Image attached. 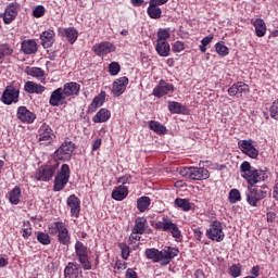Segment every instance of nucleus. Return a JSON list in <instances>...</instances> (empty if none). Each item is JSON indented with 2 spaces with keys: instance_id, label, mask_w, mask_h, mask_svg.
<instances>
[{
  "instance_id": "59",
  "label": "nucleus",
  "mask_w": 278,
  "mask_h": 278,
  "mask_svg": "<svg viewBox=\"0 0 278 278\" xmlns=\"http://www.w3.org/2000/svg\"><path fill=\"white\" fill-rule=\"evenodd\" d=\"M193 233H194L197 240H201V236H203V231H201V228H195L193 230Z\"/></svg>"
},
{
  "instance_id": "6",
  "label": "nucleus",
  "mask_w": 278,
  "mask_h": 278,
  "mask_svg": "<svg viewBox=\"0 0 278 278\" xmlns=\"http://www.w3.org/2000/svg\"><path fill=\"white\" fill-rule=\"evenodd\" d=\"M59 167L60 164L58 163L54 165H45L39 167L36 172V179L38 181H51Z\"/></svg>"
},
{
  "instance_id": "1",
  "label": "nucleus",
  "mask_w": 278,
  "mask_h": 278,
  "mask_svg": "<svg viewBox=\"0 0 278 278\" xmlns=\"http://www.w3.org/2000/svg\"><path fill=\"white\" fill-rule=\"evenodd\" d=\"M240 170L242 173L241 176L249 184V188H255L256 184H262V181H266V179L268 178V175H266V173L252 167L249 161H244L240 165Z\"/></svg>"
},
{
  "instance_id": "20",
  "label": "nucleus",
  "mask_w": 278,
  "mask_h": 278,
  "mask_svg": "<svg viewBox=\"0 0 278 278\" xmlns=\"http://www.w3.org/2000/svg\"><path fill=\"white\" fill-rule=\"evenodd\" d=\"M17 118L22 123L31 124L34 121H36V114L27 110V106H20L17 109Z\"/></svg>"
},
{
  "instance_id": "10",
  "label": "nucleus",
  "mask_w": 278,
  "mask_h": 278,
  "mask_svg": "<svg viewBox=\"0 0 278 278\" xmlns=\"http://www.w3.org/2000/svg\"><path fill=\"white\" fill-rule=\"evenodd\" d=\"M18 88L14 85L7 86L5 90L2 93V101L5 105H12V103H18Z\"/></svg>"
},
{
  "instance_id": "54",
  "label": "nucleus",
  "mask_w": 278,
  "mask_h": 278,
  "mask_svg": "<svg viewBox=\"0 0 278 278\" xmlns=\"http://www.w3.org/2000/svg\"><path fill=\"white\" fill-rule=\"evenodd\" d=\"M126 278H138V274L132 268L126 270Z\"/></svg>"
},
{
  "instance_id": "11",
  "label": "nucleus",
  "mask_w": 278,
  "mask_h": 278,
  "mask_svg": "<svg viewBox=\"0 0 278 278\" xmlns=\"http://www.w3.org/2000/svg\"><path fill=\"white\" fill-rule=\"evenodd\" d=\"M157 227L160 229H163V231H169L173 238H176V240H179V238H181V230H179L177 224L173 223V220L170 219L164 218L162 223L157 224Z\"/></svg>"
},
{
  "instance_id": "60",
  "label": "nucleus",
  "mask_w": 278,
  "mask_h": 278,
  "mask_svg": "<svg viewBox=\"0 0 278 278\" xmlns=\"http://www.w3.org/2000/svg\"><path fill=\"white\" fill-rule=\"evenodd\" d=\"M101 147V139L93 141L92 151H97Z\"/></svg>"
},
{
  "instance_id": "29",
  "label": "nucleus",
  "mask_w": 278,
  "mask_h": 278,
  "mask_svg": "<svg viewBox=\"0 0 278 278\" xmlns=\"http://www.w3.org/2000/svg\"><path fill=\"white\" fill-rule=\"evenodd\" d=\"M255 33L258 38H264L266 36V23L264 20L257 18L254 21Z\"/></svg>"
},
{
  "instance_id": "27",
  "label": "nucleus",
  "mask_w": 278,
  "mask_h": 278,
  "mask_svg": "<svg viewBox=\"0 0 278 278\" xmlns=\"http://www.w3.org/2000/svg\"><path fill=\"white\" fill-rule=\"evenodd\" d=\"M155 51L161 58H168L170 55V45L166 41L156 42Z\"/></svg>"
},
{
  "instance_id": "38",
  "label": "nucleus",
  "mask_w": 278,
  "mask_h": 278,
  "mask_svg": "<svg viewBox=\"0 0 278 278\" xmlns=\"http://www.w3.org/2000/svg\"><path fill=\"white\" fill-rule=\"evenodd\" d=\"M144 227H147V219L144 217H139L136 219V224L134 227V231H136V233H144Z\"/></svg>"
},
{
  "instance_id": "3",
  "label": "nucleus",
  "mask_w": 278,
  "mask_h": 278,
  "mask_svg": "<svg viewBox=\"0 0 278 278\" xmlns=\"http://www.w3.org/2000/svg\"><path fill=\"white\" fill-rule=\"evenodd\" d=\"M181 177L192 179L193 181H203L210 179V170L204 167H184L180 169Z\"/></svg>"
},
{
  "instance_id": "52",
  "label": "nucleus",
  "mask_w": 278,
  "mask_h": 278,
  "mask_svg": "<svg viewBox=\"0 0 278 278\" xmlns=\"http://www.w3.org/2000/svg\"><path fill=\"white\" fill-rule=\"evenodd\" d=\"M269 112H270L271 118H275V121H278V106L271 105Z\"/></svg>"
},
{
  "instance_id": "30",
  "label": "nucleus",
  "mask_w": 278,
  "mask_h": 278,
  "mask_svg": "<svg viewBox=\"0 0 278 278\" xmlns=\"http://www.w3.org/2000/svg\"><path fill=\"white\" fill-rule=\"evenodd\" d=\"M62 35L65 36L68 42H71V45H75L79 36V34L77 33V29L75 28H65L63 29Z\"/></svg>"
},
{
  "instance_id": "53",
  "label": "nucleus",
  "mask_w": 278,
  "mask_h": 278,
  "mask_svg": "<svg viewBox=\"0 0 278 278\" xmlns=\"http://www.w3.org/2000/svg\"><path fill=\"white\" fill-rule=\"evenodd\" d=\"M212 40H214V35H208L201 40V45H203L204 47H207V45H210Z\"/></svg>"
},
{
  "instance_id": "7",
  "label": "nucleus",
  "mask_w": 278,
  "mask_h": 278,
  "mask_svg": "<svg viewBox=\"0 0 278 278\" xmlns=\"http://www.w3.org/2000/svg\"><path fill=\"white\" fill-rule=\"evenodd\" d=\"M206 236L210 240L215 242H223L225 240V232H223V224L220 222H213L206 230Z\"/></svg>"
},
{
  "instance_id": "47",
  "label": "nucleus",
  "mask_w": 278,
  "mask_h": 278,
  "mask_svg": "<svg viewBox=\"0 0 278 278\" xmlns=\"http://www.w3.org/2000/svg\"><path fill=\"white\" fill-rule=\"evenodd\" d=\"M109 73L110 75H116L117 73H121V64H118V62H112L109 65Z\"/></svg>"
},
{
  "instance_id": "4",
  "label": "nucleus",
  "mask_w": 278,
  "mask_h": 278,
  "mask_svg": "<svg viewBox=\"0 0 278 278\" xmlns=\"http://www.w3.org/2000/svg\"><path fill=\"white\" fill-rule=\"evenodd\" d=\"M68 179H71V167H68L67 164H63L60 173L54 178V192H60L64 190V188L68 184Z\"/></svg>"
},
{
  "instance_id": "61",
  "label": "nucleus",
  "mask_w": 278,
  "mask_h": 278,
  "mask_svg": "<svg viewBox=\"0 0 278 278\" xmlns=\"http://www.w3.org/2000/svg\"><path fill=\"white\" fill-rule=\"evenodd\" d=\"M29 236H31V228H25L23 230V238H29Z\"/></svg>"
},
{
  "instance_id": "22",
  "label": "nucleus",
  "mask_w": 278,
  "mask_h": 278,
  "mask_svg": "<svg viewBox=\"0 0 278 278\" xmlns=\"http://www.w3.org/2000/svg\"><path fill=\"white\" fill-rule=\"evenodd\" d=\"M63 94L68 98V97H75L79 94V90H81V86L75 81L66 83L63 88Z\"/></svg>"
},
{
  "instance_id": "36",
  "label": "nucleus",
  "mask_w": 278,
  "mask_h": 278,
  "mask_svg": "<svg viewBox=\"0 0 278 278\" xmlns=\"http://www.w3.org/2000/svg\"><path fill=\"white\" fill-rule=\"evenodd\" d=\"M149 127L155 134H166V126L160 124V122L150 121Z\"/></svg>"
},
{
  "instance_id": "62",
  "label": "nucleus",
  "mask_w": 278,
  "mask_h": 278,
  "mask_svg": "<svg viewBox=\"0 0 278 278\" xmlns=\"http://www.w3.org/2000/svg\"><path fill=\"white\" fill-rule=\"evenodd\" d=\"M273 197H274V199H276V201H278V181L274 187Z\"/></svg>"
},
{
  "instance_id": "16",
  "label": "nucleus",
  "mask_w": 278,
  "mask_h": 278,
  "mask_svg": "<svg viewBox=\"0 0 278 278\" xmlns=\"http://www.w3.org/2000/svg\"><path fill=\"white\" fill-rule=\"evenodd\" d=\"M229 97H242L243 94H249V85L243 81H239L233 84L228 89Z\"/></svg>"
},
{
  "instance_id": "55",
  "label": "nucleus",
  "mask_w": 278,
  "mask_h": 278,
  "mask_svg": "<svg viewBox=\"0 0 278 278\" xmlns=\"http://www.w3.org/2000/svg\"><path fill=\"white\" fill-rule=\"evenodd\" d=\"M122 257H123V260H128V257H129V247L124 245L122 248Z\"/></svg>"
},
{
  "instance_id": "37",
  "label": "nucleus",
  "mask_w": 278,
  "mask_h": 278,
  "mask_svg": "<svg viewBox=\"0 0 278 278\" xmlns=\"http://www.w3.org/2000/svg\"><path fill=\"white\" fill-rule=\"evenodd\" d=\"M148 14L150 18H162V9L150 3L148 7Z\"/></svg>"
},
{
  "instance_id": "18",
  "label": "nucleus",
  "mask_w": 278,
  "mask_h": 278,
  "mask_svg": "<svg viewBox=\"0 0 278 278\" xmlns=\"http://www.w3.org/2000/svg\"><path fill=\"white\" fill-rule=\"evenodd\" d=\"M64 101H66V96L64 94V90L62 88H58L52 91L49 100V103L52 105V108H59V105H62Z\"/></svg>"
},
{
  "instance_id": "43",
  "label": "nucleus",
  "mask_w": 278,
  "mask_h": 278,
  "mask_svg": "<svg viewBox=\"0 0 278 278\" xmlns=\"http://www.w3.org/2000/svg\"><path fill=\"white\" fill-rule=\"evenodd\" d=\"M168 110L172 114H181V103L168 102Z\"/></svg>"
},
{
  "instance_id": "40",
  "label": "nucleus",
  "mask_w": 278,
  "mask_h": 278,
  "mask_svg": "<svg viewBox=\"0 0 278 278\" xmlns=\"http://www.w3.org/2000/svg\"><path fill=\"white\" fill-rule=\"evenodd\" d=\"M64 227V224L62 222H55V223H52L50 226H49V233L51 236H55V233H60V230Z\"/></svg>"
},
{
  "instance_id": "33",
  "label": "nucleus",
  "mask_w": 278,
  "mask_h": 278,
  "mask_svg": "<svg viewBox=\"0 0 278 278\" xmlns=\"http://www.w3.org/2000/svg\"><path fill=\"white\" fill-rule=\"evenodd\" d=\"M9 201L13 205H18V203H21V188L15 187L13 190H11Z\"/></svg>"
},
{
  "instance_id": "41",
  "label": "nucleus",
  "mask_w": 278,
  "mask_h": 278,
  "mask_svg": "<svg viewBox=\"0 0 278 278\" xmlns=\"http://www.w3.org/2000/svg\"><path fill=\"white\" fill-rule=\"evenodd\" d=\"M228 199H229L230 203H238V201H240L242 199V197L240 195V190L231 189L229 191Z\"/></svg>"
},
{
  "instance_id": "31",
  "label": "nucleus",
  "mask_w": 278,
  "mask_h": 278,
  "mask_svg": "<svg viewBox=\"0 0 278 278\" xmlns=\"http://www.w3.org/2000/svg\"><path fill=\"white\" fill-rule=\"evenodd\" d=\"M26 75H30V77H36L37 79H42L45 77V71L40 67H30L27 66L25 68Z\"/></svg>"
},
{
  "instance_id": "44",
  "label": "nucleus",
  "mask_w": 278,
  "mask_h": 278,
  "mask_svg": "<svg viewBox=\"0 0 278 278\" xmlns=\"http://www.w3.org/2000/svg\"><path fill=\"white\" fill-rule=\"evenodd\" d=\"M12 48L10 47V45L4 43L0 46V60H3L4 55H12Z\"/></svg>"
},
{
  "instance_id": "26",
  "label": "nucleus",
  "mask_w": 278,
  "mask_h": 278,
  "mask_svg": "<svg viewBox=\"0 0 278 278\" xmlns=\"http://www.w3.org/2000/svg\"><path fill=\"white\" fill-rule=\"evenodd\" d=\"M105 103V91H101L97 97L93 98L89 105V112H97V108H101Z\"/></svg>"
},
{
  "instance_id": "48",
  "label": "nucleus",
  "mask_w": 278,
  "mask_h": 278,
  "mask_svg": "<svg viewBox=\"0 0 278 278\" xmlns=\"http://www.w3.org/2000/svg\"><path fill=\"white\" fill-rule=\"evenodd\" d=\"M33 16H35V18H42V16H45V7L43 5H37L33 10Z\"/></svg>"
},
{
  "instance_id": "34",
  "label": "nucleus",
  "mask_w": 278,
  "mask_h": 278,
  "mask_svg": "<svg viewBox=\"0 0 278 278\" xmlns=\"http://www.w3.org/2000/svg\"><path fill=\"white\" fill-rule=\"evenodd\" d=\"M176 207H180V210H184V212H190L192 210V204L188 199H181L178 198L175 200Z\"/></svg>"
},
{
  "instance_id": "50",
  "label": "nucleus",
  "mask_w": 278,
  "mask_h": 278,
  "mask_svg": "<svg viewBox=\"0 0 278 278\" xmlns=\"http://www.w3.org/2000/svg\"><path fill=\"white\" fill-rule=\"evenodd\" d=\"M186 49L184 41H176L173 45V51L174 53H181Z\"/></svg>"
},
{
  "instance_id": "24",
  "label": "nucleus",
  "mask_w": 278,
  "mask_h": 278,
  "mask_svg": "<svg viewBox=\"0 0 278 278\" xmlns=\"http://www.w3.org/2000/svg\"><path fill=\"white\" fill-rule=\"evenodd\" d=\"M22 51L26 55H31V53H36L38 51V43H36V40H24L22 42Z\"/></svg>"
},
{
  "instance_id": "14",
  "label": "nucleus",
  "mask_w": 278,
  "mask_h": 278,
  "mask_svg": "<svg viewBox=\"0 0 278 278\" xmlns=\"http://www.w3.org/2000/svg\"><path fill=\"white\" fill-rule=\"evenodd\" d=\"M53 141V130L49 125L43 124L39 128V142L41 144H51Z\"/></svg>"
},
{
  "instance_id": "46",
  "label": "nucleus",
  "mask_w": 278,
  "mask_h": 278,
  "mask_svg": "<svg viewBox=\"0 0 278 278\" xmlns=\"http://www.w3.org/2000/svg\"><path fill=\"white\" fill-rule=\"evenodd\" d=\"M241 271H242V266H240V264H235L229 268V275L235 278L240 277Z\"/></svg>"
},
{
  "instance_id": "19",
  "label": "nucleus",
  "mask_w": 278,
  "mask_h": 278,
  "mask_svg": "<svg viewBox=\"0 0 278 278\" xmlns=\"http://www.w3.org/2000/svg\"><path fill=\"white\" fill-rule=\"evenodd\" d=\"M173 90H175L173 84L161 80L159 86L153 89V94L160 99L161 97H164V94L173 92Z\"/></svg>"
},
{
  "instance_id": "15",
  "label": "nucleus",
  "mask_w": 278,
  "mask_h": 278,
  "mask_svg": "<svg viewBox=\"0 0 278 278\" xmlns=\"http://www.w3.org/2000/svg\"><path fill=\"white\" fill-rule=\"evenodd\" d=\"M128 84H129V78H127L126 76L117 78L113 83V88H112V92L114 97H121V94H123L125 90H127Z\"/></svg>"
},
{
  "instance_id": "45",
  "label": "nucleus",
  "mask_w": 278,
  "mask_h": 278,
  "mask_svg": "<svg viewBox=\"0 0 278 278\" xmlns=\"http://www.w3.org/2000/svg\"><path fill=\"white\" fill-rule=\"evenodd\" d=\"M37 240L40 242V244H51V239L49 238V235L46 232H38Z\"/></svg>"
},
{
  "instance_id": "64",
  "label": "nucleus",
  "mask_w": 278,
  "mask_h": 278,
  "mask_svg": "<svg viewBox=\"0 0 278 278\" xmlns=\"http://www.w3.org/2000/svg\"><path fill=\"white\" fill-rule=\"evenodd\" d=\"M139 232H136V230L130 235L129 240H140Z\"/></svg>"
},
{
  "instance_id": "25",
  "label": "nucleus",
  "mask_w": 278,
  "mask_h": 278,
  "mask_svg": "<svg viewBox=\"0 0 278 278\" xmlns=\"http://www.w3.org/2000/svg\"><path fill=\"white\" fill-rule=\"evenodd\" d=\"M127 194H129V191L127 187L125 186H118L112 191V199L115 201H123L127 199Z\"/></svg>"
},
{
  "instance_id": "49",
  "label": "nucleus",
  "mask_w": 278,
  "mask_h": 278,
  "mask_svg": "<svg viewBox=\"0 0 278 278\" xmlns=\"http://www.w3.org/2000/svg\"><path fill=\"white\" fill-rule=\"evenodd\" d=\"M4 13L10 14L11 16H13V18H16V15L18 14V10L16 9V4H14V3L10 4L5 9Z\"/></svg>"
},
{
  "instance_id": "51",
  "label": "nucleus",
  "mask_w": 278,
  "mask_h": 278,
  "mask_svg": "<svg viewBox=\"0 0 278 278\" xmlns=\"http://www.w3.org/2000/svg\"><path fill=\"white\" fill-rule=\"evenodd\" d=\"M74 267L77 268V264L68 263V265L65 267V270H64L65 277L67 275H73V273H75V268Z\"/></svg>"
},
{
  "instance_id": "42",
  "label": "nucleus",
  "mask_w": 278,
  "mask_h": 278,
  "mask_svg": "<svg viewBox=\"0 0 278 278\" xmlns=\"http://www.w3.org/2000/svg\"><path fill=\"white\" fill-rule=\"evenodd\" d=\"M170 38V33L167 29H159L156 42H166Z\"/></svg>"
},
{
  "instance_id": "12",
  "label": "nucleus",
  "mask_w": 278,
  "mask_h": 278,
  "mask_svg": "<svg viewBox=\"0 0 278 278\" xmlns=\"http://www.w3.org/2000/svg\"><path fill=\"white\" fill-rule=\"evenodd\" d=\"M240 151L251 157L252 160H256L257 155H260V151L253 147L252 140H241L238 142Z\"/></svg>"
},
{
  "instance_id": "56",
  "label": "nucleus",
  "mask_w": 278,
  "mask_h": 278,
  "mask_svg": "<svg viewBox=\"0 0 278 278\" xmlns=\"http://www.w3.org/2000/svg\"><path fill=\"white\" fill-rule=\"evenodd\" d=\"M15 17H13L11 14H8L4 12L3 14V22L5 23V25H10V23H12V21H14Z\"/></svg>"
},
{
  "instance_id": "32",
  "label": "nucleus",
  "mask_w": 278,
  "mask_h": 278,
  "mask_svg": "<svg viewBox=\"0 0 278 278\" xmlns=\"http://www.w3.org/2000/svg\"><path fill=\"white\" fill-rule=\"evenodd\" d=\"M149 205H151V198L149 197H141L137 201V208L139 212H147V210H149Z\"/></svg>"
},
{
  "instance_id": "17",
  "label": "nucleus",
  "mask_w": 278,
  "mask_h": 278,
  "mask_svg": "<svg viewBox=\"0 0 278 278\" xmlns=\"http://www.w3.org/2000/svg\"><path fill=\"white\" fill-rule=\"evenodd\" d=\"M67 205L71 210V215L75 218H79V212H81V201L77 195L72 194L67 198Z\"/></svg>"
},
{
  "instance_id": "39",
  "label": "nucleus",
  "mask_w": 278,
  "mask_h": 278,
  "mask_svg": "<svg viewBox=\"0 0 278 278\" xmlns=\"http://www.w3.org/2000/svg\"><path fill=\"white\" fill-rule=\"evenodd\" d=\"M215 50H216V53H218V55H222V58L229 55V48H227V46H225L224 42H217L215 45Z\"/></svg>"
},
{
  "instance_id": "63",
  "label": "nucleus",
  "mask_w": 278,
  "mask_h": 278,
  "mask_svg": "<svg viewBox=\"0 0 278 278\" xmlns=\"http://www.w3.org/2000/svg\"><path fill=\"white\" fill-rule=\"evenodd\" d=\"M194 276L197 278H205V274H203V270L197 269Z\"/></svg>"
},
{
  "instance_id": "8",
  "label": "nucleus",
  "mask_w": 278,
  "mask_h": 278,
  "mask_svg": "<svg viewBox=\"0 0 278 278\" xmlns=\"http://www.w3.org/2000/svg\"><path fill=\"white\" fill-rule=\"evenodd\" d=\"M73 151H75V144H73L71 141H65L54 152V157L55 160H63L68 162V160H71V155H73Z\"/></svg>"
},
{
  "instance_id": "13",
  "label": "nucleus",
  "mask_w": 278,
  "mask_h": 278,
  "mask_svg": "<svg viewBox=\"0 0 278 278\" xmlns=\"http://www.w3.org/2000/svg\"><path fill=\"white\" fill-rule=\"evenodd\" d=\"M92 51L96 55L102 56L108 55V53H114L116 51V47H114L110 41H103L94 45L92 47Z\"/></svg>"
},
{
  "instance_id": "35",
  "label": "nucleus",
  "mask_w": 278,
  "mask_h": 278,
  "mask_svg": "<svg viewBox=\"0 0 278 278\" xmlns=\"http://www.w3.org/2000/svg\"><path fill=\"white\" fill-rule=\"evenodd\" d=\"M58 238L61 244H68L71 242L68 229L65 226H63L62 229L59 231Z\"/></svg>"
},
{
  "instance_id": "2",
  "label": "nucleus",
  "mask_w": 278,
  "mask_h": 278,
  "mask_svg": "<svg viewBox=\"0 0 278 278\" xmlns=\"http://www.w3.org/2000/svg\"><path fill=\"white\" fill-rule=\"evenodd\" d=\"M177 253H179V250L170 247L165 248L162 251L151 248L146 250L144 255L148 260L161 262L162 266H167V264H170V260L177 257Z\"/></svg>"
},
{
  "instance_id": "23",
  "label": "nucleus",
  "mask_w": 278,
  "mask_h": 278,
  "mask_svg": "<svg viewBox=\"0 0 278 278\" xmlns=\"http://www.w3.org/2000/svg\"><path fill=\"white\" fill-rule=\"evenodd\" d=\"M24 90L28 94H42V92L45 91V86L34 83L31 80H28L24 85Z\"/></svg>"
},
{
  "instance_id": "21",
  "label": "nucleus",
  "mask_w": 278,
  "mask_h": 278,
  "mask_svg": "<svg viewBox=\"0 0 278 278\" xmlns=\"http://www.w3.org/2000/svg\"><path fill=\"white\" fill-rule=\"evenodd\" d=\"M40 40L43 49H50L55 42V31L48 29L40 35Z\"/></svg>"
},
{
  "instance_id": "5",
  "label": "nucleus",
  "mask_w": 278,
  "mask_h": 278,
  "mask_svg": "<svg viewBox=\"0 0 278 278\" xmlns=\"http://www.w3.org/2000/svg\"><path fill=\"white\" fill-rule=\"evenodd\" d=\"M76 255L78 257V262L80 263L84 270H90L92 268V263L88 258V248L81 243V241H77L75 244Z\"/></svg>"
},
{
  "instance_id": "58",
  "label": "nucleus",
  "mask_w": 278,
  "mask_h": 278,
  "mask_svg": "<svg viewBox=\"0 0 278 278\" xmlns=\"http://www.w3.org/2000/svg\"><path fill=\"white\" fill-rule=\"evenodd\" d=\"M151 5H164V3H168V0H150Z\"/></svg>"
},
{
  "instance_id": "9",
  "label": "nucleus",
  "mask_w": 278,
  "mask_h": 278,
  "mask_svg": "<svg viewBox=\"0 0 278 278\" xmlns=\"http://www.w3.org/2000/svg\"><path fill=\"white\" fill-rule=\"evenodd\" d=\"M265 197H266V191L262 189H257L255 187H248L247 201L249 205L256 207L257 202L262 201V199H265Z\"/></svg>"
},
{
  "instance_id": "57",
  "label": "nucleus",
  "mask_w": 278,
  "mask_h": 278,
  "mask_svg": "<svg viewBox=\"0 0 278 278\" xmlns=\"http://www.w3.org/2000/svg\"><path fill=\"white\" fill-rule=\"evenodd\" d=\"M131 181V176H122L118 178V184H122V186H125V184H129Z\"/></svg>"
},
{
  "instance_id": "28",
  "label": "nucleus",
  "mask_w": 278,
  "mask_h": 278,
  "mask_svg": "<svg viewBox=\"0 0 278 278\" xmlns=\"http://www.w3.org/2000/svg\"><path fill=\"white\" fill-rule=\"evenodd\" d=\"M112 114L108 109H101L92 118L93 123H106Z\"/></svg>"
}]
</instances>
